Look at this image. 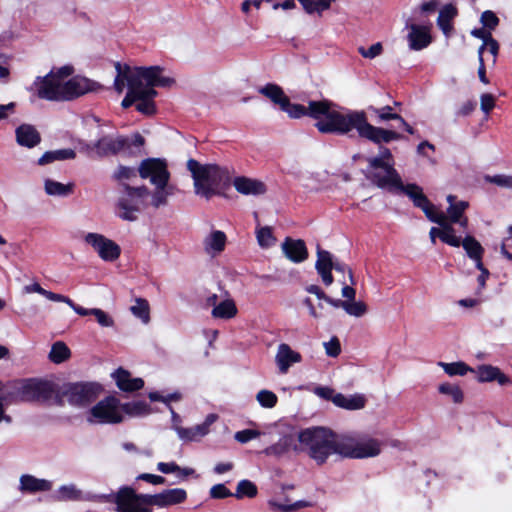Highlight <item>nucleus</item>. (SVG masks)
Wrapping results in <instances>:
<instances>
[{
    "label": "nucleus",
    "mask_w": 512,
    "mask_h": 512,
    "mask_svg": "<svg viewBox=\"0 0 512 512\" xmlns=\"http://www.w3.org/2000/svg\"><path fill=\"white\" fill-rule=\"evenodd\" d=\"M117 75L114 79V88L118 93L128 89L122 100V107L128 108L145 96H156L155 87H171L174 79L163 75V69L159 66L130 67L120 63L115 64Z\"/></svg>",
    "instance_id": "1"
},
{
    "label": "nucleus",
    "mask_w": 512,
    "mask_h": 512,
    "mask_svg": "<svg viewBox=\"0 0 512 512\" xmlns=\"http://www.w3.org/2000/svg\"><path fill=\"white\" fill-rule=\"evenodd\" d=\"M299 441L301 453H307L318 464H324L332 454L352 457L351 438L326 427L314 426L299 430Z\"/></svg>",
    "instance_id": "2"
},
{
    "label": "nucleus",
    "mask_w": 512,
    "mask_h": 512,
    "mask_svg": "<svg viewBox=\"0 0 512 512\" xmlns=\"http://www.w3.org/2000/svg\"><path fill=\"white\" fill-rule=\"evenodd\" d=\"M113 498L118 512H152L150 506L164 508L184 502L187 493L182 488H172L154 495L136 494L132 488L123 487Z\"/></svg>",
    "instance_id": "3"
},
{
    "label": "nucleus",
    "mask_w": 512,
    "mask_h": 512,
    "mask_svg": "<svg viewBox=\"0 0 512 512\" xmlns=\"http://www.w3.org/2000/svg\"><path fill=\"white\" fill-rule=\"evenodd\" d=\"M187 169L191 172L195 193L207 200L220 194L223 185L230 180V170L216 164H200L189 159Z\"/></svg>",
    "instance_id": "4"
},
{
    "label": "nucleus",
    "mask_w": 512,
    "mask_h": 512,
    "mask_svg": "<svg viewBox=\"0 0 512 512\" xmlns=\"http://www.w3.org/2000/svg\"><path fill=\"white\" fill-rule=\"evenodd\" d=\"M309 116L321 133L345 134L352 128V115L344 114L327 100L310 101Z\"/></svg>",
    "instance_id": "5"
},
{
    "label": "nucleus",
    "mask_w": 512,
    "mask_h": 512,
    "mask_svg": "<svg viewBox=\"0 0 512 512\" xmlns=\"http://www.w3.org/2000/svg\"><path fill=\"white\" fill-rule=\"evenodd\" d=\"M72 74L73 67L69 65L53 69L43 77H36L29 90L40 99L56 102L66 101V98H61V95L67 90L66 81Z\"/></svg>",
    "instance_id": "6"
},
{
    "label": "nucleus",
    "mask_w": 512,
    "mask_h": 512,
    "mask_svg": "<svg viewBox=\"0 0 512 512\" xmlns=\"http://www.w3.org/2000/svg\"><path fill=\"white\" fill-rule=\"evenodd\" d=\"M150 191L147 187L123 186L116 204V214L125 221H135L138 214L148 206Z\"/></svg>",
    "instance_id": "7"
},
{
    "label": "nucleus",
    "mask_w": 512,
    "mask_h": 512,
    "mask_svg": "<svg viewBox=\"0 0 512 512\" xmlns=\"http://www.w3.org/2000/svg\"><path fill=\"white\" fill-rule=\"evenodd\" d=\"M389 182L383 180L384 183H391L389 192L406 195L416 208L423 211L425 216H429L430 212L437 210L436 206L424 194L423 188L416 183L404 184L397 170H393Z\"/></svg>",
    "instance_id": "8"
},
{
    "label": "nucleus",
    "mask_w": 512,
    "mask_h": 512,
    "mask_svg": "<svg viewBox=\"0 0 512 512\" xmlns=\"http://www.w3.org/2000/svg\"><path fill=\"white\" fill-rule=\"evenodd\" d=\"M86 420L90 424H118L123 421L122 404L115 396H107L89 409Z\"/></svg>",
    "instance_id": "9"
},
{
    "label": "nucleus",
    "mask_w": 512,
    "mask_h": 512,
    "mask_svg": "<svg viewBox=\"0 0 512 512\" xmlns=\"http://www.w3.org/2000/svg\"><path fill=\"white\" fill-rule=\"evenodd\" d=\"M101 392L102 386L98 383H69L63 387L61 397L72 406L83 407L94 401Z\"/></svg>",
    "instance_id": "10"
},
{
    "label": "nucleus",
    "mask_w": 512,
    "mask_h": 512,
    "mask_svg": "<svg viewBox=\"0 0 512 512\" xmlns=\"http://www.w3.org/2000/svg\"><path fill=\"white\" fill-rule=\"evenodd\" d=\"M302 446L299 441V430L286 426L280 431L277 442L266 447L262 453L275 458H288L301 453Z\"/></svg>",
    "instance_id": "11"
},
{
    "label": "nucleus",
    "mask_w": 512,
    "mask_h": 512,
    "mask_svg": "<svg viewBox=\"0 0 512 512\" xmlns=\"http://www.w3.org/2000/svg\"><path fill=\"white\" fill-rule=\"evenodd\" d=\"M354 129L357 130L360 137L375 144L389 143L402 138V135L396 131L376 127L368 123L363 111H354Z\"/></svg>",
    "instance_id": "12"
},
{
    "label": "nucleus",
    "mask_w": 512,
    "mask_h": 512,
    "mask_svg": "<svg viewBox=\"0 0 512 512\" xmlns=\"http://www.w3.org/2000/svg\"><path fill=\"white\" fill-rule=\"evenodd\" d=\"M84 242L91 246L99 258L105 262H114L121 255L120 246L100 233H87L84 236Z\"/></svg>",
    "instance_id": "13"
},
{
    "label": "nucleus",
    "mask_w": 512,
    "mask_h": 512,
    "mask_svg": "<svg viewBox=\"0 0 512 512\" xmlns=\"http://www.w3.org/2000/svg\"><path fill=\"white\" fill-rule=\"evenodd\" d=\"M426 217L428 220L438 224L441 227H432L430 229L429 235L433 243H435L436 237H439L440 240L447 245L452 247L460 246V237L455 235V229L449 223L447 216L442 211L435 210L430 212L429 216Z\"/></svg>",
    "instance_id": "14"
},
{
    "label": "nucleus",
    "mask_w": 512,
    "mask_h": 512,
    "mask_svg": "<svg viewBox=\"0 0 512 512\" xmlns=\"http://www.w3.org/2000/svg\"><path fill=\"white\" fill-rule=\"evenodd\" d=\"M142 179H148L154 186L166 185L170 179L167 162L160 158H147L143 160L138 168Z\"/></svg>",
    "instance_id": "15"
},
{
    "label": "nucleus",
    "mask_w": 512,
    "mask_h": 512,
    "mask_svg": "<svg viewBox=\"0 0 512 512\" xmlns=\"http://www.w3.org/2000/svg\"><path fill=\"white\" fill-rule=\"evenodd\" d=\"M52 391L51 384L40 379L22 380L15 387V395L22 401L47 399Z\"/></svg>",
    "instance_id": "16"
},
{
    "label": "nucleus",
    "mask_w": 512,
    "mask_h": 512,
    "mask_svg": "<svg viewBox=\"0 0 512 512\" xmlns=\"http://www.w3.org/2000/svg\"><path fill=\"white\" fill-rule=\"evenodd\" d=\"M128 142V137L105 136L94 144H86L83 149L90 156L97 155L102 157L119 152H126V146H128Z\"/></svg>",
    "instance_id": "17"
},
{
    "label": "nucleus",
    "mask_w": 512,
    "mask_h": 512,
    "mask_svg": "<svg viewBox=\"0 0 512 512\" xmlns=\"http://www.w3.org/2000/svg\"><path fill=\"white\" fill-rule=\"evenodd\" d=\"M406 28L410 30L407 35V40L411 50L420 51L432 43L429 26L410 23L409 19L406 22Z\"/></svg>",
    "instance_id": "18"
},
{
    "label": "nucleus",
    "mask_w": 512,
    "mask_h": 512,
    "mask_svg": "<svg viewBox=\"0 0 512 512\" xmlns=\"http://www.w3.org/2000/svg\"><path fill=\"white\" fill-rule=\"evenodd\" d=\"M99 85L82 76H74L66 81V88L64 94L61 95V98H66V101H70L76 99L86 93L96 91Z\"/></svg>",
    "instance_id": "19"
},
{
    "label": "nucleus",
    "mask_w": 512,
    "mask_h": 512,
    "mask_svg": "<svg viewBox=\"0 0 512 512\" xmlns=\"http://www.w3.org/2000/svg\"><path fill=\"white\" fill-rule=\"evenodd\" d=\"M218 420V415L208 414L203 423L180 429L178 438L184 442H198L210 432V427Z\"/></svg>",
    "instance_id": "20"
},
{
    "label": "nucleus",
    "mask_w": 512,
    "mask_h": 512,
    "mask_svg": "<svg viewBox=\"0 0 512 512\" xmlns=\"http://www.w3.org/2000/svg\"><path fill=\"white\" fill-rule=\"evenodd\" d=\"M226 245L227 236L221 230L212 229L202 240L203 251L211 258L220 256L225 251Z\"/></svg>",
    "instance_id": "21"
},
{
    "label": "nucleus",
    "mask_w": 512,
    "mask_h": 512,
    "mask_svg": "<svg viewBox=\"0 0 512 512\" xmlns=\"http://www.w3.org/2000/svg\"><path fill=\"white\" fill-rule=\"evenodd\" d=\"M382 442L376 438L359 436L354 438V459L373 458L381 453Z\"/></svg>",
    "instance_id": "22"
},
{
    "label": "nucleus",
    "mask_w": 512,
    "mask_h": 512,
    "mask_svg": "<svg viewBox=\"0 0 512 512\" xmlns=\"http://www.w3.org/2000/svg\"><path fill=\"white\" fill-rule=\"evenodd\" d=\"M301 361V354L293 350L288 344L281 343L278 345L275 355V363L281 374L288 373L291 366L300 363Z\"/></svg>",
    "instance_id": "23"
},
{
    "label": "nucleus",
    "mask_w": 512,
    "mask_h": 512,
    "mask_svg": "<svg viewBox=\"0 0 512 512\" xmlns=\"http://www.w3.org/2000/svg\"><path fill=\"white\" fill-rule=\"evenodd\" d=\"M111 377L116 383V386L124 392H134L143 388L144 381L140 377H132L131 373L120 367L115 370Z\"/></svg>",
    "instance_id": "24"
},
{
    "label": "nucleus",
    "mask_w": 512,
    "mask_h": 512,
    "mask_svg": "<svg viewBox=\"0 0 512 512\" xmlns=\"http://www.w3.org/2000/svg\"><path fill=\"white\" fill-rule=\"evenodd\" d=\"M315 268L323 283L327 286L333 282L331 270L333 268L335 270H342L340 266L333 262L332 255L328 251L321 249H318L317 251V261L315 263Z\"/></svg>",
    "instance_id": "25"
},
{
    "label": "nucleus",
    "mask_w": 512,
    "mask_h": 512,
    "mask_svg": "<svg viewBox=\"0 0 512 512\" xmlns=\"http://www.w3.org/2000/svg\"><path fill=\"white\" fill-rule=\"evenodd\" d=\"M284 255L293 263H301L308 257L305 242L287 237L281 244Z\"/></svg>",
    "instance_id": "26"
},
{
    "label": "nucleus",
    "mask_w": 512,
    "mask_h": 512,
    "mask_svg": "<svg viewBox=\"0 0 512 512\" xmlns=\"http://www.w3.org/2000/svg\"><path fill=\"white\" fill-rule=\"evenodd\" d=\"M370 167L374 169H383L385 174H381L379 172H374L372 175L373 182L382 189H389L391 187V183H384L383 180L389 182L391 174L393 170H396L392 164L383 160V157H373L369 160Z\"/></svg>",
    "instance_id": "27"
},
{
    "label": "nucleus",
    "mask_w": 512,
    "mask_h": 512,
    "mask_svg": "<svg viewBox=\"0 0 512 512\" xmlns=\"http://www.w3.org/2000/svg\"><path fill=\"white\" fill-rule=\"evenodd\" d=\"M233 185L236 191L243 195L258 196L266 192V186L263 182L244 176L236 177Z\"/></svg>",
    "instance_id": "28"
},
{
    "label": "nucleus",
    "mask_w": 512,
    "mask_h": 512,
    "mask_svg": "<svg viewBox=\"0 0 512 512\" xmlns=\"http://www.w3.org/2000/svg\"><path fill=\"white\" fill-rule=\"evenodd\" d=\"M16 142L18 145L33 148L41 141V136L37 129L30 124H21L15 130Z\"/></svg>",
    "instance_id": "29"
},
{
    "label": "nucleus",
    "mask_w": 512,
    "mask_h": 512,
    "mask_svg": "<svg viewBox=\"0 0 512 512\" xmlns=\"http://www.w3.org/2000/svg\"><path fill=\"white\" fill-rule=\"evenodd\" d=\"M52 488V482L46 479L36 478L30 474H24L19 480V490L23 493H37L49 491Z\"/></svg>",
    "instance_id": "30"
},
{
    "label": "nucleus",
    "mask_w": 512,
    "mask_h": 512,
    "mask_svg": "<svg viewBox=\"0 0 512 512\" xmlns=\"http://www.w3.org/2000/svg\"><path fill=\"white\" fill-rule=\"evenodd\" d=\"M457 15L458 9L451 3L444 5L440 9L437 18V25L446 37H450L453 32V20L457 17Z\"/></svg>",
    "instance_id": "31"
},
{
    "label": "nucleus",
    "mask_w": 512,
    "mask_h": 512,
    "mask_svg": "<svg viewBox=\"0 0 512 512\" xmlns=\"http://www.w3.org/2000/svg\"><path fill=\"white\" fill-rule=\"evenodd\" d=\"M460 246L463 247L467 256L474 261L475 265H481L485 250L474 236L467 235L463 240L460 239Z\"/></svg>",
    "instance_id": "32"
},
{
    "label": "nucleus",
    "mask_w": 512,
    "mask_h": 512,
    "mask_svg": "<svg viewBox=\"0 0 512 512\" xmlns=\"http://www.w3.org/2000/svg\"><path fill=\"white\" fill-rule=\"evenodd\" d=\"M57 501H81L84 500V493L75 484L60 486L53 494Z\"/></svg>",
    "instance_id": "33"
},
{
    "label": "nucleus",
    "mask_w": 512,
    "mask_h": 512,
    "mask_svg": "<svg viewBox=\"0 0 512 512\" xmlns=\"http://www.w3.org/2000/svg\"><path fill=\"white\" fill-rule=\"evenodd\" d=\"M73 188V183L63 184L48 178L44 180V190L49 196L67 197L73 193Z\"/></svg>",
    "instance_id": "34"
},
{
    "label": "nucleus",
    "mask_w": 512,
    "mask_h": 512,
    "mask_svg": "<svg viewBox=\"0 0 512 512\" xmlns=\"http://www.w3.org/2000/svg\"><path fill=\"white\" fill-rule=\"evenodd\" d=\"M237 312L234 300L228 298L215 305L211 314L214 318L231 319L236 316Z\"/></svg>",
    "instance_id": "35"
},
{
    "label": "nucleus",
    "mask_w": 512,
    "mask_h": 512,
    "mask_svg": "<svg viewBox=\"0 0 512 512\" xmlns=\"http://www.w3.org/2000/svg\"><path fill=\"white\" fill-rule=\"evenodd\" d=\"M75 156V151L70 148L47 151L38 159V164L46 165L54 161L74 159Z\"/></svg>",
    "instance_id": "36"
},
{
    "label": "nucleus",
    "mask_w": 512,
    "mask_h": 512,
    "mask_svg": "<svg viewBox=\"0 0 512 512\" xmlns=\"http://www.w3.org/2000/svg\"><path fill=\"white\" fill-rule=\"evenodd\" d=\"M259 93L269 98L274 104L278 105L280 108L288 98L282 88L276 84H266L263 87L259 88Z\"/></svg>",
    "instance_id": "37"
},
{
    "label": "nucleus",
    "mask_w": 512,
    "mask_h": 512,
    "mask_svg": "<svg viewBox=\"0 0 512 512\" xmlns=\"http://www.w3.org/2000/svg\"><path fill=\"white\" fill-rule=\"evenodd\" d=\"M174 187L169 184L155 186V191L150 193L149 198L151 199V205L154 208H159L167 204L169 196L173 195Z\"/></svg>",
    "instance_id": "38"
},
{
    "label": "nucleus",
    "mask_w": 512,
    "mask_h": 512,
    "mask_svg": "<svg viewBox=\"0 0 512 512\" xmlns=\"http://www.w3.org/2000/svg\"><path fill=\"white\" fill-rule=\"evenodd\" d=\"M123 418L125 415L131 417H141L148 415L151 411L150 406L144 401H133L122 404Z\"/></svg>",
    "instance_id": "39"
},
{
    "label": "nucleus",
    "mask_w": 512,
    "mask_h": 512,
    "mask_svg": "<svg viewBox=\"0 0 512 512\" xmlns=\"http://www.w3.org/2000/svg\"><path fill=\"white\" fill-rule=\"evenodd\" d=\"M255 235L257 243L262 249H269L276 244L277 239L269 226L257 227Z\"/></svg>",
    "instance_id": "40"
},
{
    "label": "nucleus",
    "mask_w": 512,
    "mask_h": 512,
    "mask_svg": "<svg viewBox=\"0 0 512 512\" xmlns=\"http://www.w3.org/2000/svg\"><path fill=\"white\" fill-rule=\"evenodd\" d=\"M70 356L71 352L68 346L62 341H57L52 345L48 357L51 362L60 364L68 360Z\"/></svg>",
    "instance_id": "41"
},
{
    "label": "nucleus",
    "mask_w": 512,
    "mask_h": 512,
    "mask_svg": "<svg viewBox=\"0 0 512 512\" xmlns=\"http://www.w3.org/2000/svg\"><path fill=\"white\" fill-rule=\"evenodd\" d=\"M130 312L143 324H148L150 321V306L146 299L136 298L134 304L130 307Z\"/></svg>",
    "instance_id": "42"
},
{
    "label": "nucleus",
    "mask_w": 512,
    "mask_h": 512,
    "mask_svg": "<svg viewBox=\"0 0 512 512\" xmlns=\"http://www.w3.org/2000/svg\"><path fill=\"white\" fill-rule=\"evenodd\" d=\"M438 365L449 376H464L467 372L472 371V368L462 361L452 363L439 362Z\"/></svg>",
    "instance_id": "43"
},
{
    "label": "nucleus",
    "mask_w": 512,
    "mask_h": 512,
    "mask_svg": "<svg viewBox=\"0 0 512 512\" xmlns=\"http://www.w3.org/2000/svg\"><path fill=\"white\" fill-rule=\"evenodd\" d=\"M268 505L272 510H279L281 512H292V511H296L303 507H308V506H310V503L307 501L300 500V501H296L292 504H288V503L281 502L277 499H270L268 501Z\"/></svg>",
    "instance_id": "44"
},
{
    "label": "nucleus",
    "mask_w": 512,
    "mask_h": 512,
    "mask_svg": "<svg viewBox=\"0 0 512 512\" xmlns=\"http://www.w3.org/2000/svg\"><path fill=\"white\" fill-rule=\"evenodd\" d=\"M23 293L24 294H32L37 293L41 296L45 297L46 299L57 302V300L61 299L60 294L54 293L52 291L44 289L38 282H33L31 284L25 285L23 287Z\"/></svg>",
    "instance_id": "45"
},
{
    "label": "nucleus",
    "mask_w": 512,
    "mask_h": 512,
    "mask_svg": "<svg viewBox=\"0 0 512 512\" xmlns=\"http://www.w3.org/2000/svg\"><path fill=\"white\" fill-rule=\"evenodd\" d=\"M280 109L286 112L290 118L294 119H299L305 115H309V106L305 107L301 104L291 103L289 98L286 99Z\"/></svg>",
    "instance_id": "46"
},
{
    "label": "nucleus",
    "mask_w": 512,
    "mask_h": 512,
    "mask_svg": "<svg viewBox=\"0 0 512 512\" xmlns=\"http://www.w3.org/2000/svg\"><path fill=\"white\" fill-rule=\"evenodd\" d=\"M438 391L441 394L451 396L454 403L459 404L464 400L463 391L458 385L445 382L439 385Z\"/></svg>",
    "instance_id": "47"
},
{
    "label": "nucleus",
    "mask_w": 512,
    "mask_h": 512,
    "mask_svg": "<svg viewBox=\"0 0 512 512\" xmlns=\"http://www.w3.org/2000/svg\"><path fill=\"white\" fill-rule=\"evenodd\" d=\"M483 180L485 183L494 184L498 187L512 190V175H508V174L489 175V174H486L483 176Z\"/></svg>",
    "instance_id": "48"
},
{
    "label": "nucleus",
    "mask_w": 512,
    "mask_h": 512,
    "mask_svg": "<svg viewBox=\"0 0 512 512\" xmlns=\"http://www.w3.org/2000/svg\"><path fill=\"white\" fill-rule=\"evenodd\" d=\"M469 203L466 201H459L456 205H449L447 208V213L449 215L448 221L452 225V223L460 222L465 210L468 208Z\"/></svg>",
    "instance_id": "49"
},
{
    "label": "nucleus",
    "mask_w": 512,
    "mask_h": 512,
    "mask_svg": "<svg viewBox=\"0 0 512 512\" xmlns=\"http://www.w3.org/2000/svg\"><path fill=\"white\" fill-rule=\"evenodd\" d=\"M256 399L261 407L268 409L275 407L278 401L277 395L266 389L260 390L256 395Z\"/></svg>",
    "instance_id": "50"
},
{
    "label": "nucleus",
    "mask_w": 512,
    "mask_h": 512,
    "mask_svg": "<svg viewBox=\"0 0 512 512\" xmlns=\"http://www.w3.org/2000/svg\"><path fill=\"white\" fill-rule=\"evenodd\" d=\"M480 22L484 28H486L487 30H489L491 32L498 27L500 20H499L498 16L493 11L485 10L481 14Z\"/></svg>",
    "instance_id": "51"
},
{
    "label": "nucleus",
    "mask_w": 512,
    "mask_h": 512,
    "mask_svg": "<svg viewBox=\"0 0 512 512\" xmlns=\"http://www.w3.org/2000/svg\"><path fill=\"white\" fill-rule=\"evenodd\" d=\"M257 494V488L255 484H253L249 480H241L237 485V490L235 496L237 498H242L243 496L254 497Z\"/></svg>",
    "instance_id": "52"
},
{
    "label": "nucleus",
    "mask_w": 512,
    "mask_h": 512,
    "mask_svg": "<svg viewBox=\"0 0 512 512\" xmlns=\"http://www.w3.org/2000/svg\"><path fill=\"white\" fill-rule=\"evenodd\" d=\"M156 96H145L142 98H138L136 102V109L142 114L152 115L155 112V103L153 99Z\"/></svg>",
    "instance_id": "53"
},
{
    "label": "nucleus",
    "mask_w": 512,
    "mask_h": 512,
    "mask_svg": "<svg viewBox=\"0 0 512 512\" xmlns=\"http://www.w3.org/2000/svg\"><path fill=\"white\" fill-rule=\"evenodd\" d=\"M498 367L492 365H482L478 370V381L479 382H493L498 375Z\"/></svg>",
    "instance_id": "54"
},
{
    "label": "nucleus",
    "mask_w": 512,
    "mask_h": 512,
    "mask_svg": "<svg viewBox=\"0 0 512 512\" xmlns=\"http://www.w3.org/2000/svg\"><path fill=\"white\" fill-rule=\"evenodd\" d=\"M358 53L366 59H374L380 56L383 53V45L381 42H377L371 45L369 48H365L364 46H359L357 48Z\"/></svg>",
    "instance_id": "55"
},
{
    "label": "nucleus",
    "mask_w": 512,
    "mask_h": 512,
    "mask_svg": "<svg viewBox=\"0 0 512 512\" xmlns=\"http://www.w3.org/2000/svg\"><path fill=\"white\" fill-rule=\"evenodd\" d=\"M373 111L379 118V121H388V120H399L401 119V115L393 112V108L389 105H386L382 108H374Z\"/></svg>",
    "instance_id": "56"
},
{
    "label": "nucleus",
    "mask_w": 512,
    "mask_h": 512,
    "mask_svg": "<svg viewBox=\"0 0 512 512\" xmlns=\"http://www.w3.org/2000/svg\"><path fill=\"white\" fill-rule=\"evenodd\" d=\"M91 315L96 318L98 324L102 327H112L114 325L113 318L102 309L92 308Z\"/></svg>",
    "instance_id": "57"
},
{
    "label": "nucleus",
    "mask_w": 512,
    "mask_h": 512,
    "mask_svg": "<svg viewBox=\"0 0 512 512\" xmlns=\"http://www.w3.org/2000/svg\"><path fill=\"white\" fill-rule=\"evenodd\" d=\"M261 432L254 429H244L235 433L234 438L239 443H247L253 439L258 438Z\"/></svg>",
    "instance_id": "58"
},
{
    "label": "nucleus",
    "mask_w": 512,
    "mask_h": 512,
    "mask_svg": "<svg viewBox=\"0 0 512 512\" xmlns=\"http://www.w3.org/2000/svg\"><path fill=\"white\" fill-rule=\"evenodd\" d=\"M496 99L495 97L490 93H484L480 97V107L481 110L489 114L495 107Z\"/></svg>",
    "instance_id": "59"
},
{
    "label": "nucleus",
    "mask_w": 512,
    "mask_h": 512,
    "mask_svg": "<svg viewBox=\"0 0 512 512\" xmlns=\"http://www.w3.org/2000/svg\"><path fill=\"white\" fill-rule=\"evenodd\" d=\"M60 298L59 300H57V302H63V303H66L68 306H70L74 311L75 313H77L78 315L80 316H87V315H91V309H87V308H84L82 306H79L77 304H75L69 297L67 296H64L62 294H60Z\"/></svg>",
    "instance_id": "60"
},
{
    "label": "nucleus",
    "mask_w": 512,
    "mask_h": 512,
    "mask_svg": "<svg viewBox=\"0 0 512 512\" xmlns=\"http://www.w3.org/2000/svg\"><path fill=\"white\" fill-rule=\"evenodd\" d=\"M484 53V47L478 49V60H479V67H478V77L479 80L484 84H489V79L486 76V66L483 58Z\"/></svg>",
    "instance_id": "61"
},
{
    "label": "nucleus",
    "mask_w": 512,
    "mask_h": 512,
    "mask_svg": "<svg viewBox=\"0 0 512 512\" xmlns=\"http://www.w3.org/2000/svg\"><path fill=\"white\" fill-rule=\"evenodd\" d=\"M212 498L222 499L232 495L230 490L224 484H216L210 489Z\"/></svg>",
    "instance_id": "62"
},
{
    "label": "nucleus",
    "mask_w": 512,
    "mask_h": 512,
    "mask_svg": "<svg viewBox=\"0 0 512 512\" xmlns=\"http://www.w3.org/2000/svg\"><path fill=\"white\" fill-rule=\"evenodd\" d=\"M332 402L337 407L352 410V398L346 397L341 393H335Z\"/></svg>",
    "instance_id": "63"
},
{
    "label": "nucleus",
    "mask_w": 512,
    "mask_h": 512,
    "mask_svg": "<svg viewBox=\"0 0 512 512\" xmlns=\"http://www.w3.org/2000/svg\"><path fill=\"white\" fill-rule=\"evenodd\" d=\"M136 170L131 167H125L120 166L118 170L115 173L116 179L122 181V180H129L136 176Z\"/></svg>",
    "instance_id": "64"
}]
</instances>
